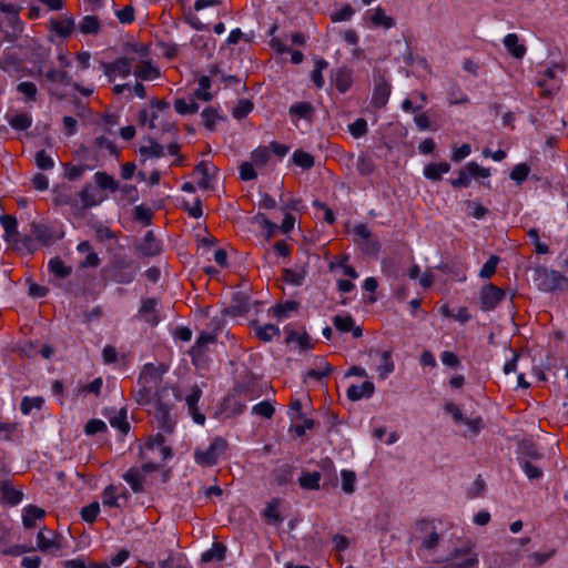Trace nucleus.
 <instances>
[{
  "label": "nucleus",
  "mask_w": 568,
  "mask_h": 568,
  "mask_svg": "<svg viewBox=\"0 0 568 568\" xmlns=\"http://www.w3.org/2000/svg\"><path fill=\"white\" fill-rule=\"evenodd\" d=\"M170 395V389L166 386H163L155 394L154 418L158 423V428L165 434H172L175 427V420L171 415L173 402Z\"/></svg>",
  "instance_id": "nucleus-1"
},
{
  "label": "nucleus",
  "mask_w": 568,
  "mask_h": 568,
  "mask_svg": "<svg viewBox=\"0 0 568 568\" xmlns=\"http://www.w3.org/2000/svg\"><path fill=\"white\" fill-rule=\"evenodd\" d=\"M412 539L419 542L420 548L434 550L440 541L434 519L423 518L414 523Z\"/></svg>",
  "instance_id": "nucleus-2"
},
{
  "label": "nucleus",
  "mask_w": 568,
  "mask_h": 568,
  "mask_svg": "<svg viewBox=\"0 0 568 568\" xmlns=\"http://www.w3.org/2000/svg\"><path fill=\"white\" fill-rule=\"evenodd\" d=\"M139 264L124 255H115L108 273L110 278L119 284H130L136 276Z\"/></svg>",
  "instance_id": "nucleus-3"
},
{
  "label": "nucleus",
  "mask_w": 568,
  "mask_h": 568,
  "mask_svg": "<svg viewBox=\"0 0 568 568\" xmlns=\"http://www.w3.org/2000/svg\"><path fill=\"white\" fill-rule=\"evenodd\" d=\"M538 288L542 292L568 291V277L560 272L548 270L545 266L535 268L534 277Z\"/></svg>",
  "instance_id": "nucleus-4"
},
{
  "label": "nucleus",
  "mask_w": 568,
  "mask_h": 568,
  "mask_svg": "<svg viewBox=\"0 0 568 568\" xmlns=\"http://www.w3.org/2000/svg\"><path fill=\"white\" fill-rule=\"evenodd\" d=\"M227 448V442L222 437L214 438L207 449H195L194 459L202 467L214 466L222 453Z\"/></svg>",
  "instance_id": "nucleus-5"
},
{
  "label": "nucleus",
  "mask_w": 568,
  "mask_h": 568,
  "mask_svg": "<svg viewBox=\"0 0 568 568\" xmlns=\"http://www.w3.org/2000/svg\"><path fill=\"white\" fill-rule=\"evenodd\" d=\"M474 547V542L467 540L460 547L454 548L448 560H455L462 557L466 558L462 562H448L444 568H477L478 555L473 550Z\"/></svg>",
  "instance_id": "nucleus-6"
},
{
  "label": "nucleus",
  "mask_w": 568,
  "mask_h": 568,
  "mask_svg": "<svg viewBox=\"0 0 568 568\" xmlns=\"http://www.w3.org/2000/svg\"><path fill=\"white\" fill-rule=\"evenodd\" d=\"M165 433H158L156 435L150 437L148 442L140 448V459H152L150 452H154L155 448H159L160 460L164 462L168 458L173 456L172 448L165 446Z\"/></svg>",
  "instance_id": "nucleus-7"
},
{
  "label": "nucleus",
  "mask_w": 568,
  "mask_h": 568,
  "mask_svg": "<svg viewBox=\"0 0 568 568\" xmlns=\"http://www.w3.org/2000/svg\"><path fill=\"white\" fill-rule=\"evenodd\" d=\"M30 232L36 237L38 243L43 246H50L55 241L61 240L64 236V232L61 227H54L52 225L32 222L30 224Z\"/></svg>",
  "instance_id": "nucleus-8"
},
{
  "label": "nucleus",
  "mask_w": 568,
  "mask_h": 568,
  "mask_svg": "<svg viewBox=\"0 0 568 568\" xmlns=\"http://www.w3.org/2000/svg\"><path fill=\"white\" fill-rule=\"evenodd\" d=\"M354 242L359 246L363 253L376 255L379 251L378 241L372 235L366 224H358L353 230Z\"/></svg>",
  "instance_id": "nucleus-9"
},
{
  "label": "nucleus",
  "mask_w": 568,
  "mask_h": 568,
  "mask_svg": "<svg viewBox=\"0 0 568 568\" xmlns=\"http://www.w3.org/2000/svg\"><path fill=\"white\" fill-rule=\"evenodd\" d=\"M506 292L494 284H486L480 290V308L485 312L495 310L505 298Z\"/></svg>",
  "instance_id": "nucleus-10"
},
{
  "label": "nucleus",
  "mask_w": 568,
  "mask_h": 568,
  "mask_svg": "<svg viewBox=\"0 0 568 568\" xmlns=\"http://www.w3.org/2000/svg\"><path fill=\"white\" fill-rule=\"evenodd\" d=\"M392 87L384 75L378 74L375 77V85L372 94V105L376 109H383L386 106Z\"/></svg>",
  "instance_id": "nucleus-11"
},
{
  "label": "nucleus",
  "mask_w": 568,
  "mask_h": 568,
  "mask_svg": "<svg viewBox=\"0 0 568 568\" xmlns=\"http://www.w3.org/2000/svg\"><path fill=\"white\" fill-rule=\"evenodd\" d=\"M162 375L163 371H161L159 367L154 366L153 364H146L140 373L138 378V386H145L148 388L150 387L154 392H158L162 388L159 387L162 382Z\"/></svg>",
  "instance_id": "nucleus-12"
},
{
  "label": "nucleus",
  "mask_w": 568,
  "mask_h": 568,
  "mask_svg": "<svg viewBox=\"0 0 568 568\" xmlns=\"http://www.w3.org/2000/svg\"><path fill=\"white\" fill-rule=\"evenodd\" d=\"M250 311V297L243 292H236L232 296V301L227 307L224 308L223 314L230 316H241Z\"/></svg>",
  "instance_id": "nucleus-13"
},
{
  "label": "nucleus",
  "mask_w": 568,
  "mask_h": 568,
  "mask_svg": "<svg viewBox=\"0 0 568 568\" xmlns=\"http://www.w3.org/2000/svg\"><path fill=\"white\" fill-rule=\"evenodd\" d=\"M136 251L141 256H156L162 251L161 242L155 237L153 231H148L142 242L136 246Z\"/></svg>",
  "instance_id": "nucleus-14"
},
{
  "label": "nucleus",
  "mask_w": 568,
  "mask_h": 568,
  "mask_svg": "<svg viewBox=\"0 0 568 568\" xmlns=\"http://www.w3.org/2000/svg\"><path fill=\"white\" fill-rule=\"evenodd\" d=\"M101 67L110 81H112L113 74H120L125 78L131 73V60L128 58H119L111 63L102 62Z\"/></svg>",
  "instance_id": "nucleus-15"
},
{
  "label": "nucleus",
  "mask_w": 568,
  "mask_h": 568,
  "mask_svg": "<svg viewBox=\"0 0 568 568\" xmlns=\"http://www.w3.org/2000/svg\"><path fill=\"white\" fill-rule=\"evenodd\" d=\"M156 305V300L149 297L142 301V305L139 310V315L143 318V321L152 326H155L160 322Z\"/></svg>",
  "instance_id": "nucleus-16"
},
{
  "label": "nucleus",
  "mask_w": 568,
  "mask_h": 568,
  "mask_svg": "<svg viewBox=\"0 0 568 568\" xmlns=\"http://www.w3.org/2000/svg\"><path fill=\"white\" fill-rule=\"evenodd\" d=\"M375 392L374 383L365 381L361 385H351L347 388V397L349 400L356 402L364 397L369 398Z\"/></svg>",
  "instance_id": "nucleus-17"
},
{
  "label": "nucleus",
  "mask_w": 568,
  "mask_h": 568,
  "mask_svg": "<svg viewBox=\"0 0 568 568\" xmlns=\"http://www.w3.org/2000/svg\"><path fill=\"white\" fill-rule=\"evenodd\" d=\"M123 479L130 485L133 493L141 494L144 491L145 476L142 474L141 469H138V467H131L123 475Z\"/></svg>",
  "instance_id": "nucleus-18"
},
{
  "label": "nucleus",
  "mask_w": 568,
  "mask_h": 568,
  "mask_svg": "<svg viewBox=\"0 0 568 568\" xmlns=\"http://www.w3.org/2000/svg\"><path fill=\"white\" fill-rule=\"evenodd\" d=\"M0 222L4 230L6 241L18 244V236H20V234L18 232L17 219L12 215L4 214L0 216Z\"/></svg>",
  "instance_id": "nucleus-19"
},
{
  "label": "nucleus",
  "mask_w": 568,
  "mask_h": 568,
  "mask_svg": "<svg viewBox=\"0 0 568 568\" xmlns=\"http://www.w3.org/2000/svg\"><path fill=\"white\" fill-rule=\"evenodd\" d=\"M504 45L509 54L516 59H523L526 54V45L519 43V38L516 33H509L504 38Z\"/></svg>",
  "instance_id": "nucleus-20"
},
{
  "label": "nucleus",
  "mask_w": 568,
  "mask_h": 568,
  "mask_svg": "<svg viewBox=\"0 0 568 568\" xmlns=\"http://www.w3.org/2000/svg\"><path fill=\"white\" fill-rule=\"evenodd\" d=\"M334 85L339 93H345L352 87V71L345 67L334 73Z\"/></svg>",
  "instance_id": "nucleus-21"
},
{
  "label": "nucleus",
  "mask_w": 568,
  "mask_h": 568,
  "mask_svg": "<svg viewBox=\"0 0 568 568\" xmlns=\"http://www.w3.org/2000/svg\"><path fill=\"white\" fill-rule=\"evenodd\" d=\"M0 491L3 500L10 505H18L23 497V494L16 489L9 480H2L0 483Z\"/></svg>",
  "instance_id": "nucleus-22"
},
{
  "label": "nucleus",
  "mask_w": 568,
  "mask_h": 568,
  "mask_svg": "<svg viewBox=\"0 0 568 568\" xmlns=\"http://www.w3.org/2000/svg\"><path fill=\"white\" fill-rule=\"evenodd\" d=\"M134 74L143 81H148L159 78L160 71L151 63V61L143 60L136 65Z\"/></svg>",
  "instance_id": "nucleus-23"
},
{
  "label": "nucleus",
  "mask_w": 568,
  "mask_h": 568,
  "mask_svg": "<svg viewBox=\"0 0 568 568\" xmlns=\"http://www.w3.org/2000/svg\"><path fill=\"white\" fill-rule=\"evenodd\" d=\"M226 554V546L222 542H213L212 547L201 556L202 562L223 561Z\"/></svg>",
  "instance_id": "nucleus-24"
},
{
  "label": "nucleus",
  "mask_w": 568,
  "mask_h": 568,
  "mask_svg": "<svg viewBox=\"0 0 568 568\" xmlns=\"http://www.w3.org/2000/svg\"><path fill=\"white\" fill-rule=\"evenodd\" d=\"M322 474L320 471H304L298 478V484L306 490H318Z\"/></svg>",
  "instance_id": "nucleus-25"
},
{
  "label": "nucleus",
  "mask_w": 568,
  "mask_h": 568,
  "mask_svg": "<svg viewBox=\"0 0 568 568\" xmlns=\"http://www.w3.org/2000/svg\"><path fill=\"white\" fill-rule=\"evenodd\" d=\"M450 170V164L447 162L430 163L425 166L424 175L432 181H440L442 174Z\"/></svg>",
  "instance_id": "nucleus-26"
},
{
  "label": "nucleus",
  "mask_w": 568,
  "mask_h": 568,
  "mask_svg": "<svg viewBox=\"0 0 568 568\" xmlns=\"http://www.w3.org/2000/svg\"><path fill=\"white\" fill-rule=\"evenodd\" d=\"M255 335L262 342H271L275 335H280V328L273 324L258 325L253 323Z\"/></svg>",
  "instance_id": "nucleus-27"
},
{
  "label": "nucleus",
  "mask_w": 568,
  "mask_h": 568,
  "mask_svg": "<svg viewBox=\"0 0 568 568\" xmlns=\"http://www.w3.org/2000/svg\"><path fill=\"white\" fill-rule=\"evenodd\" d=\"M48 268L58 278H65L72 273V267L67 266L59 256L49 261Z\"/></svg>",
  "instance_id": "nucleus-28"
},
{
  "label": "nucleus",
  "mask_w": 568,
  "mask_h": 568,
  "mask_svg": "<svg viewBox=\"0 0 568 568\" xmlns=\"http://www.w3.org/2000/svg\"><path fill=\"white\" fill-rule=\"evenodd\" d=\"M369 20L374 27H383L385 29H390L395 26V20L392 17L386 16L384 9L381 7L376 8Z\"/></svg>",
  "instance_id": "nucleus-29"
},
{
  "label": "nucleus",
  "mask_w": 568,
  "mask_h": 568,
  "mask_svg": "<svg viewBox=\"0 0 568 568\" xmlns=\"http://www.w3.org/2000/svg\"><path fill=\"white\" fill-rule=\"evenodd\" d=\"M52 28L59 37L68 38L74 30V20L72 18H65L63 20H52Z\"/></svg>",
  "instance_id": "nucleus-30"
},
{
  "label": "nucleus",
  "mask_w": 568,
  "mask_h": 568,
  "mask_svg": "<svg viewBox=\"0 0 568 568\" xmlns=\"http://www.w3.org/2000/svg\"><path fill=\"white\" fill-rule=\"evenodd\" d=\"M356 170L363 176L371 175L375 171L373 158L367 153H361L357 158Z\"/></svg>",
  "instance_id": "nucleus-31"
},
{
  "label": "nucleus",
  "mask_w": 568,
  "mask_h": 568,
  "mask_svg": "<svg viewBox=\"0 0 568 568\" xmlns=\"http://www.w3.org/2000/svg\"><path fill=\"white\" fill-rule=\"evenodd\" d=\"M101 29L100 21L95 16H85L82 18L79 30L83 34H97Z\"/></svg>",
  "instance_id": "nucleus-32"
},
{
  "label": "nucleus",
  "mask_w": 568,
  "mask_h": 568,
  "mask_svg": "<svg viewBox=\"0 0 568 568\" xmlns=\"http://www.w3.org/2000/svg\"><path fill=\"white\" fill-rule=\"evenodd\" d=\"M45 511L37 506H28L23 515V526L26 528H32L36 526V520L43 518Z\"/></svg>",
  "instance_id": "nucleus-33"
},
{
  "label": "nucleus",
  "mask_w": 568,
  "mask_h": 568,
  "mask_svg": "<svg viewBox=\"0 0 568 568\" xmlns=\"http://www.w3.org/2000/svg\"><path fill=\"white\" fill-rule=\"evenodd\" d=\"M155 394H156V392H154L150 387L148 388L145 386H139L138 390L136 389L132 390V395H133L135 402L141 406L150 405L153 399L155 400Z\"/></svg>",
  "instance_id": "nucleus-34"
},
{
  "label": "nucleus",
  "mask_w": 568,
  "mask_h": 568,
  "mask_svg": "<svg viewBox=\"0 0 568 568\" xmlns=\"http://www.w3.org/2000/svg\"><path fill=\"white\" fill-rule=\"evenodd\" d=\"M395 368L394 362L392 361V352L384 351L381 355V364L377 367L378 376L385 379Z\"/></svg>",
  "instance_id": "nucleus-35"
},
{
  "label": "nucleus",
  "mask_w": 568,
  "mask_h": 568,
  "mask_svg": "<svg viewBox=\"0 0 568 568\" xmlns=\"http://www.w3.org/2000/svg\"><path fill=\"white\" fill-rule=\"evenodd\" d=\"M263 516L268 524H280L284 520L278 511V500H271L263 511Z\"/></svg>",
  "instance_id": "nucleus-36"
},
{
  "label": "nucleus",
  "mask_w": 568,
  "mask_h": 568,
  "mask_svg": "<svg viewBox=\"0 0 568 568\" xmlns=\"http://www.w3.org/2000/svg\"><path fill=\"white\" fill-rule=\"evenodd\" d=\"M11 128L18 131H26L32 125V118L28 113H18L8 119Z\"/></svg>",
  "instance_id": "nucleus-37"
},
{
  "label": "nucleus",
  "mask_w": 568,
  "mask_h": 568,
  "mask_svg": "<svg viewBox=\"0 0 568 568\" xmlns=\"http://www.w3.org/2000/svg\"><path fill=\"white\" fill-rule=\"evenodd\" d=\"M318 466L323 471L325 480H327L329 485L336 486L337 476L333 460L331 458H324L320 462Z\"/></svg>",
  "instance_id": "nucleus-38"
},
{
  "label": "nucleus",
  "mask_w": 568,
  "mask_h": 568,
  "mask_svg": "<svg viewBox=\"0 0 568 568\" xmlns=\"http://www.w3.org/2000/svg\"><path fill=\"white\" fill-rule=\"evenodd\" d=\"M97 185L102 190H110L112 192L119 189V183L105 172H97L94 174Z\"/></svg>",
  "instance_id": "nucleus-39"
},
{
  "label": "nucleus",
  "mask_w": 568,
  "mask_h": 568,
  "mask_svg": "<svg viewBox=\"0 0 568 568\" xmlns=\"http://www.w3.org/2000/svg\"><path fill=\"white\" fill-rule=\"evenodd\" d=\"M194 171L201 174V179L197 182V185L203 189H210V180H211V166L207 162L201 161L194 169Z\"/></svg>",
  "instance_id": "nucleus-40"
},
{
  "label": "nucleus",
  "mask_w": 568,
  "mask_h": 568,
  "mask_svg": "<svg viewBox=\"0 0 568 568\" xmlns=\"http://www.w3.org/2000/svg\"><path fill=\"white\" fill-rule=\"evenodd\" d=\"M293 470L294 468L291 465H283L275 469L272 474L274 483L278 486L287 484L292 478Z\"/></svg>",
  "instance_id": "nucleus-41"
},
{
  "label": "nucleus",
  "mask_w": 568,
  "mask_h": 568,
  "mask_svg": "<svg viewBox=\"0 0 568 568\" xmlns=\"http://www.w3.org/2000/svg\"><path fill=\"white\" fill-rule=\"evenodd\" d=\"M150 145L140 146L139 153L142 156H152V158H161L164 155L163 146L158 143L153 138H149Z\"/></svg>",
  "instance_id": "nucleus-42"
},
{
  "label": "nucleus",
  "mask_w": 568,
  "mask_h": 568,
  "mask_svg": "<svg viewBox=\"0 0 568 568\" xmlns=\"http://www.w3.org/2000/svg\"><path fill=\"white\" fill-rule=\"evenodd\" d=\"M201 116L203 119V122H204V126L209 130V131H214L215 130V125H216V121L217 120H222V116L217 113V111L212 108V106H207L205 108L202 113H201Z\"/></svg>",
  "instance_id": "nucleus-43"
},
{
  "label": "nucleus",
  "mask_w": 568,
  "mask_h": 568,
  "mask_svg": "<svg viewBox=\"0 0 568 568\" xmlns=\"http://www.w3.org/2000/svg\"><path fill=\"white\" fill-rule=\"evenodd\" d=\"M314 112V108L310 102H298L290 108V114L296 115L303 119H311Z\"/></svg>",
  "instance_id": "nucleus-44"
},
{
  "label": "nucleus",
  "mask_w": 568,
  "mask_h": 568,
  "mask_svg": "<svg viewBox=\"0 0 568 568\" xmlns=\"http://www.w3.org/2000/svg\"><path fill=\"white\" fill-rule=\"evenodd\" d=\"M112 427L118 428L122 434H128L130 430V424L126 420V409L121 408L115 416L110 418Z\"/></svg>",
  "instance_id": "nucleus-45"
},
{
  "label": "nucleus",
  "mask_w": 568,
  "mask_h": 568,
  "mask_svg": "<svg viewBox=\"0 0 568 568\" xmlns=\"http://www.w3.org/2000/svg\"><path fill=\"white\" fill-rule=\"evenodd\" d=\"M293 162L304 170H310L314 166V156L302 150H296L293 153Z\"/></svg>",
  "instance_id": "nucleus-46"
},
{
  "label": "nucleus",
  "mask_w": 568,
  "mask_h": 568,
  "mask_svg": "<svg viewBox=\"0 0 568 568\" xmlns=\"http://www.w3.org/2000/svg\"><path fill=\"white\" fill-rule=\"evenodd\" d=\"M174 109L179 114L185 115L196 113L200 106L194 100L186 102L184 99H176L174 101Z\"/></svg>",
  "instance_id": "nucleus-47"
},
{
  "label": "nucleus",
  "mask_w": 568,
  "mask_h": 568,
  "mask_svg": "<svg viewBox=\"0 0 568 568\" xmlns=\"http://www.w3.org/2000/svg\"><path fill=\"white\" fill-rule=\"evenodd\" d=\"M254 108V104L251 100L241 99L237 105L233 109L232 115L236 120H242L247 116Z\"/></svg>",
  "instance_id": "nucleus-48"
},
{
  "label": "nucleus",
  "mask_w": 568,
  "mask_h": 568,
  "mask_svg": "<svg viewBox=\"0 0 568 568\" xmlns=\"http://www.w3.org/2000/svg\"><path fill=\"white\" fill-rule=\"evenodd\" d=\"M328 67V62L323 58H320L315 61V68L312 71L311 79L316 85V88H322L324 85V78L322 72L324 69Z\"/></svg>",
  "instance_id": "nucleus-49"
},
{
  "label": "nucleus",
  "mask_w": 568,
  "mask_h": 568,
  "mask_svg": "<svg viewBox=\"0 0 568 568\" xmlns=\"http://www.w3.org/2000/svg\"><path fill=\"white\" fill-rule=\"evenodd\" d=\"M38 241L36 237L30 234L24 235L22 239L18 236V244H14V248L17 250H26L28 253L32 254L38 250Z\"/></svg>",
  "instance_id": "nucleus-50"
},
{
  "label": "nucleus",
  "mask_w": 568,
  "mask_h": 568,
  "mask_svg": "<svg viewBox=\"0 0 568 568\" xmlns=\"http://www.w3.org/2000/svg\"><path fill=\"white\" fill-rule=\"evenodd\" d=\"M43 405L42 397H23L21 400L20 409L23 415H29L33 408L41 409Z\"/></svg>",
  "instance_id": "nucleus-51"
},
{
  "label": "nucleus",
  "mask_w": 568,
  "mask_h": 568,
  "mask_svg": "<svg viewBox=\"0 0 568 568\" xmlns=\"http://www.w3.org/2000/svg\"><path fill=\"white\" fill-rule=\"evenodd\" d=\"M341 476L343 491L353 494L355 491L356 474L353 470L343 469Z\"/></svg>",
  "instance_id": "nucleus-52"
},
{
  "label": "nucleus",
  "mask_w": 568,
  "mask_h": 568,
  "mask_svg": "<svg viewBox=\"0 0 568 568\" xmlns=\"http://www.w3.org/2000/svg\"><path fill=\"white\" fill-rule=\"evenodd\" d=\"M320 367L323 369L312 368L306 373V376L316 381H321L323 377H327L333 371V367L323 358L320 359Z\"/></svg>",
  "instance_id": "nucleus-53"
},
{
  "label": "nucleus",
  "mask_w": 568,
  "mask_h": 568,
  "mask_svg": "<svg viewBox=\"0 0 568 568\" xmlns=\"http://www.w3.org/2000/svg\"><path fill=\"white\" fill-rule=\"evenodd\" d=\"M133 217L144 225H150L152 223L153 212L144 205H138L133 209Z\"/></svg>",
  "instance_id": "nucleus-54"
},
{
  "label": "nucleus",
  "mask_w": 568,
  "mask_h": 568,
  "mask_svg": "<svg viewBox=\"0 0 568 568\" xmlns=\"http://www.w3.org/2000/svg\"><path fill=\"white\" fill-rule=\"evenodd\" d=\"M45 79L53 83L69 84L70 77L68 72L62 70H55L54 68L49 69L45 74Z\"/></svg>",
  "instance_id": "nucleus-55"
},
{
  "label": "nucleus",
  "mask_w": 568,
  "mask_h": 568,
  "mask_svg": "<svg viewBox=\"0 0 568 568\" xmlns=\"http://www.w3.org/2000/svg\"><path fill=\"white\" fill-rule=\"evenodd\" d=\"M335 328L342 333H348L353 329L354 320L351 315H336L333 317Z\"/></svg>",
  "instance_id": "nucleus-56"
},
{
  "label": "nucleus",
  "mask_w": 568,
  "mask_h": 568,
  "mask_svg": "<svg viewBox=\"0 0 568 568\" xmlns=\"http://www.w3.org/2000/svg\"><path fill=\"white\" fill-rule=\"evenodd\" d=\"M519 464L529 479L534 480L542 477V470L539 467L531 464V462L519 458Z\"/></svg>",
  "instance_id": "nucleus-57"
},
{
  "label": "nucleus",
  "mask_w": 568,
  "mask_h": 568,
  "mask_svg": "<svg viewBox=\"0 0 568 568\" xmlns=\"http://www.w3.org/2000/svg\"><path fill=\"white\" fill-rule=\"evenodd\" d=\"M348 131L355 139L364 136L368 131L366 120L363 118L356 119L348 125Z\"/></svg>",
  "instance_id": "nucleus-58"
},
{
  "label": "nucleus",
  "mask_w": 568,
  "mask_h": 568,
  "mask_svg": "<svg viewBox=\"0 0 568 568\" xmlns=\"http://www.w3.org/2000/svg\"><path fill=\"white\" fill-rule=\"evenodd\" d=\"M99 513H100V505L98 501H93L90 505H88L81 509V518L84 521L92 524L97 519Z\"/></svg>",
  "instance_id": "nucleus-59"
},
{
  "label": "nucleus",
  "mask_w": 568,
  "mask_h": 568,
  "mask_svg": "<svg viewBox=\"0 0 568 568\" xmlns=\"http://www.w3.org/2000/svg\"><path fill=\"white\" fill-rule=\"evenodd\" d=\"M80 199L85 207H91L98 204L95 192L91 184H87L83 186L80 193Z\"/></svg>",
  "instance_id": "nucleus-60"
},
{
  "label": "nucleus",
  "mask_w": 568,
  "mask_h": 568,
  "mask_svg": "<svg viewBox=\"0 0 568 568\" xmlns=\"http://www.w3.org/2000/svg\"><path fill=\"white\" fill-rule=\"evenodd\" d=\"M499 263V257L497 255H491L483 265L479 275L483 278H490L497 268V265Z\"/></svg>",
  "instance_id": "nucleus-61"
},
{
  "label": "nucleus",
  "mask_w": 568,
  "mask_h": 568,
  "mask_svg": "<svg viewBox=\"0 0 568 568\" xmlns=\"http://www.w3.org/2000/svg\"><path fill=\"white\" fill-rule=\"evenodd\" d=\"M251 159L258 166L265 165L270 160V151L266 146H260L252 152Z\"/></svg>",
  "instance_id": "nucleus-62"
},
{
  "label": "nucleus",
  "mask_w": 568,
  "mask_h": 568,
  "mask_svg": "<svg viewBox=\"0 0 568 568\" xmlns=\"http://www.w3.org/2000/svg\"><path fill=\"white\" fill-rule=\"evenodd\" d=\"M530 172V168L526 163H519L515 165L510 173V179L516 181L517 183H521L528 178Z\"/></svg>",
  "instance_id": "nucleus-63"
},
{
  "label": "nucleus",
  "mask_w": 568,
  "mask_h": 568,
  "mask_svg": "<svg viewBox=\"0 0 568 568\" xmlns=\"http://www.w3.org/2000/svg\"><path fill=\"white\" fill-rule=\"evenodd\" d=\"M300 304L295 301H286L285 303L277 304L274 308V315L278 318L284 317L288 312L296 311Z\"/></svg>",
  "instance_id": "nucleus-64"
}]
</instances>
